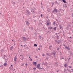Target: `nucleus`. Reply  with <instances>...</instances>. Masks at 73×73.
Masks as SVG:
<instances>
[{"instance_id":"1","label":"nucleus","mask_w":73,"mask_h":73,"mask_svg":"<svg viewBox=\"0 0 73 73\" xmlns=\"http://www.w3.org/2000/svg\"><path fill=\"white\" fill-rule=\"evenodd\" d=\"M52 13H54L55 12L56 13H57L58 12V11L57 9L56 8H54V10L52 11Z\"/></svg>"},{"instance_id":"2","label":"nucleus","mask_w":73,"mask_h":73,"mask_svg":"<svg viewBox=\"0 0 73 73\" xmlns=\"http://www.w3.org/2000/svg\"><path fill=\"white\" fill-rule=\"evenodd\" d=\"M40 64H38L37 65V68H38V69H39V70H40L41 69V67H40Z\"/></svg>"},{"instance_id":"3","label":"nucleus","mask_w":73,"mask_h":73,"mask_svg":"<svg viewBox=\"0 0 73 73\" xmlns=\"http://www.w3.org/2000/svg\"><path fill=\"white\" fill-rule=\"evenodd\" d=\"M25 22H26V25H28V26H29V22L28 21H25Z\"/></svg>"},{"instance_id":"4","label":"nucleus","mask_w":73,"mask_h":73,"mask_svg":"<svg viewBox=\"0 0 73 73\" xmlns=\"http://www.w3.org/2000/svg\"><path fill=\"white\" fill-rule=\"evenodd\" d=\"M26 11L28 13H27V15H31V12L29 11V10H27Z\"/></svg>"},{"instance_id":"5","label":"nucleus","mask_w":73,"mask_h":73,"mask_svg":"<svg viewBox=\"0 0 73 73\" xmlns=\"http://www.w3.org/2000/svg\"><path fill=\"white\" fill-rule=\"evenodd\" d=\"M52 55L54 56V57H55V56H56V52H52Z\"/></svg>"},{"instance_id":"6","label":"nucleus","mask_w":73,"mask_h":73,"mask_svg":"<svg viewBox=\"0 0 73 73\" xmlns=\"http://www.w3.org/2000/svg\"><path fill=\"white\" fill-rule=\"evenodd\" d=\"M14 58V61H15V62H16V60H17V58L16 56H15Z\"/></svg>"},{"instance_id":"7","label":"nucleus","mask_w":73,"mask_h":73,"mask_svg":"<svg viewBox=\"0 0 73 73\" xmlns=\"http://www.w3.org/2000/svg\"><path fill=\"white\" fill-rule=\"evenodd\" d=\"M22 38H23L24 41H26V38L25 36H23Z\"/></svg>"},{"instance_id":"8","label":"nucleus","mask_w":73,"mask_h":73,"mask_svg":"<svg viewBox=\"0 0 73 73\" xmlns=\"http://www.w3.org/2000/svg\"><path fill=\"white\" fill-rule=\"evenodd\" d=\"M65 49H67L68 50H70V48L69 47H67V46H65Z\"/></svg>"},{"instance_id":"9","label":"nucleus","mask_w":73,"mask_h":73,"mask_svg":"<svg viewBox=\"0 0 73 73\" xmlns=\"http://www.w3.org/2000/svg\"><path fill=\"white\" fill-rule=\"evenodd\" d=\"M47 23H49L50 24H51V23L50 22V20L49 19H48L47 21Z\"/></svg>"},{"instance_id":"10","label":"nucleus","mask_w":73,"mask_h":73,"mask_svg":"<svg viewBox=\"0 0 73 73\" xmlns=\"http://www.w3.org/2000/svg\"><path fill=\"white\" fill-rule=\"evenodd\" d=\"M59 25V26L60 29H61L62 28V26H61V24Z\"/></svg>"},{"instance_id":"11","label":"nucleus","mask_w":73,"mask_h":73,"mask_svg":"<svg viewBox=\"0 0 73 73\" xmlns=\"http://www.w3.org/2000/svg\"><path fill=\"white\" fill-rule=\"evenodd\" d=\"M33 64L34 65L36 66V65H37V62H33Z\"/></svg>"},{"instance_id":"12","label":"nucleus","mask_w":73,"mask_h":73,"mask_svg":"<svg viewBox=\"0 0 73 73\" xmlns=\"http://www.w3.org/2000/svg\"><path fill=\"white\" fill-rule=\"evenodd\" d=\"M7 62H5V63L3 65L4 66H7Z\"/></svg>"},{"instance_id":"13","label":"nucleus","mask_w":73,"mask_h":73,"mask_svg":"<svg viewBox=\"0 0 73 73\" xmlns=\"http://www.w3.org/2000/svg\"><path fill=\"white\" fill-rule=\"evenodd\" d=\"M51 24V23H46V25L47 26V27H48L49 26V25H50Z\"/></svg>"},{"instance_id":"14","label":"nucleus","mask_w":73,"mask_h":73,"mask_svg":"<svg viewBox=\"0 0 73 73\" xmlns=\"http://www.w3.org/2000/svg\"><path fill=\"white\" fill-rule=\"evenodd\" d=\"M65 68H66L67 66H68V64H65L64 65Z\"/></svg>"},{"instance_id":"15","label":"nucleus","mask_w":73,"mask_h":73,"mask_svg":"<svg viewBox=\"0 0 73 73\" xmlns=\"http://www.w3.org/2000/svg\"><path fill=\"white\" fill-rule=\"evenodd\" d=\"M48 29H53V27H49L48 28Z\"/></svg>"},{"instance_id":"16","label":"nucleus","mask_w":73,"mask_h":73,"mask_svg":"<svg viewBox=\"0 0 73 73\" xmlns=\"http://www.w3.org/2000/svg\"><path fill=\"white\" fill-rule=\"evenodd\" d=\"M51 47H52V46L51 45H50V46H49V49L50 50H51Z\"/></svg>"},{"instance_id":"17","label":"nucleus","mask_w":73,"mask_h":73,"mask_svg":"<svg viewBox=\"0 0 73 73\" xmlns=\"http://www.w3.org/2000/svg\"><path fill=\"white\" fill-rule=\"evenodd\" d=\"M62 1H63V2L64 3H66V1L65 0H62Z\"/></svg>"},{"instance_id":"18","label":"nucleus","mask_w":73,"mask_h":73,"mask_svg":"<svg viewBox=\"0 0 73 73\" xmlns=\"http://www.w3.org/2000/svg\"><path fill=\"white\" fill-rule=\"evenodd\" d=\"M56 29H57V27H55L54 28H53L54 30L55 31H56Z\"/></svg>"},{"instance_id":"19","label":"nucleus","mask_w":73,"mask_h":73,"mask_svg":"<svg viewBox=\"0 0 73 73\" xmlns=\"http://www.w3.org/2000/svg\"><path fill=\"white\" fill-rule=\"evenodd\" d=\"M66 70L65 68H64V73H66V72H66Z\"/></svg>"},{"instance_id":"20","label":"nucleus","mask_w":73,"mask_h":73,"mask_svg":"<svg viewBox=\"0 0 73 73\" xmlns=\"http://www.w3.org/2000/svg\"><path fill=\"white\" fill-rule=\"evenodd\" d=\"M55 3H56V4H57V5H58V4H59V3H57V1L55 2Z\"/></svg>"},{"instance_id":"21","label":"nucleus","mask_w":73,"mask_h":73,"mask_svg":"<svg viewBox=\"0 0 73 73\" xmlns=\"http://www.w3.org/2000/svg\"><path fill=\"white\" fill-rule=\"evenodd\" d=\"M59 36L58 35H57V38L58 40V39H59Z\"/></svg>"},{"instance_id":"22","label":"nucleus","mask_w":73,"mask_h":73,"mask_svg":"<svg viewBox=\"0 0 73 73\" xmlns=\"http://www.w3.org/2000/svg\"><path fill=\"white\" fill-rule=\"evenodd\" d=\"M34 46H37V45L36 44H34Z\"/></svg>"},{"instance_id":"23","label":"nucleus","mask_w":73,"mask_h":73,"mask_svg":"<svg viewBox=\"0 0 73 73\" xmlns=\"http://www.w3.org/2000/svg\"><path fill=\"white\" fill-rule=\"evenodd\" d=\"M55 65H56V66H58V64H57V62L55 63Z\"/></svg>"},{"instance_id":"24","label":"nucleus","mask_w":73,"mask_h":73,"mask_svg":"<svg viewBox=\"0 0 73 73\" xmlns=\"http://www.w3.org/2000/svg\"><path fill=\"white\" fill-rule=\"evenodd\" d=\"M46 56H49V53H46Z\"/></svg>"},{"instance_id":"25","label":"nucleus","mask_w":73,"mask_h":73,"mask_svg":"<svg viewBox=\"0 0 73 73\" xmlns=\"http://www.w3.org/2000/svg\"><path fill=\"white\" fill-rule=\"evenodd\" d=\"M59 49H60V48H58L57 49V50L58 51V50H59Z\"/></svg>"},{"instance_id":"26","label":"nucleus","mask_w":73,"mask_h":73,"mask_svg":"<svg viewBox=\"0 0 73 73\" xmlns=\"http://www.w3.org/2000/svg\"><path fill=\"white\" fill-rule=\"evenodd\" d=\"M68 67L69 68H72V66H68Z\"/></svg>"},{"instance_id":"27","label":"nucleus","mask_w":73,"mask_h":73,"mask_svg":"<svg viewBox=\"0 0 73 73\" xmlns=\"http://www.w3.org/2000/svg\"><path fill=\"white\" fill-rule=\"evenodd\" d=\"M58 44H60V41H58L57 42Z\"/></svg>"},{"instance_id":"28","label":"nucleus","mask_w":73,"mask_h":73,"mask_svg":"<svg viewBox=\"0 0 73 73\" xmlns=\"http://www.w3.org/2000/svg\"><path fill=\"white\" fill-rule=\"evenodd\" d=\"M33 69L34 70H36V68L35 67L33 68Z\"/></svg>"},{"instance_id":"29","label":"nucleus","mask_w":73,"mask_h":73,"mask_svg":"<svg viewBox=\"0 0 73 73\" xmlns=\"http://www.w3.org/2000/svg\"><path fill=\"white\" fill-rule=\"evenodd\" d=\"M68 71H69L70 73H71V72H72V71L70 70H68Z\"/></svg>"},{"instance_id":"30","label":"nucleus","mask_w":73,"mask_h":73,"mask_svg":"<svg viewBox=\"0 0 73 73\" xmlns=\"http://www.w3.org/2000/svg\"><path fill=\"white\" fill-rule=\"evenodd\" d=\"M42 56H45V55H44V54H42Z\"/></svg>"},{"instance_id":"31","label":"nucleus","mask_w":73,"mask_h":73,"mask_svg":"<svg viewBox=\"0 0 73 73\" xmlns=\"http://www.w3.org/2000/svg\"><path fill=\"white\" fill-rule=\"evenodd\" d=\"M56 24V23H55V22H54V23H53L54 25V24Z\"/></svg>"},{"instance_id":"32","label":"nucleus","mask_w":73,"mask_h":73,"mask_svg":"<svg viewBox=\"0 0 73 73\" xmlns=\"http://www.w3.org/2000/svg\"><path fill=\"white\" fill-rule=\"evenodd\" d=\"M25 65L26 66H27V65H28V64H27V63H26Z\"/></svg>"},{"instance_id":"33","label":"nucleus","mask_w":73,"mask_h":73,"mask_svg":"<svg viewBox=\"0 0 73 73\" xmlns=\"http://www.w3.org/2000/svg\"><path fill=\"white\" fill-rule=\"evenodd\" d=\"M72 17H73V13H72Z\"/></svg>"},{"instance_id":"34","label":"nucleus","mask_w":73,"mask_h":73,"mask_svg":"<svg viewBox=\"0 0 73 73\" xmlns=\"http://www.w3.org/2000/svg\"><path fill=\"white\" fill-rule=\"evenodd\" d=\"M54 3H52V5H53L54 4Z\"/></svg>"},{"instance_id":"35","label":"nucleus","mask_w":73,"mask_h":73,"mask_svg":"<svg viewBox=\"0 0 73 73\" xmlns=\"http://www.w3.org/2000/svg\"><path fill=\"white\" fill-rule=\"evenodd\" d=\"M13 4H16V3H15V2H13Z\"/></svg>"},{"instance_id":"36","label":"nucleus","mask_w":73,"mask_h":73,"mask_svg":"<svg viewBox=\"0 0 73 73\" xmlns=\"http://www.w3.org/2000/svg\"><path fill=\"white\" fill-rule=\"evenodd\" d=\"M29 37H28L27 38H26V40H28V39H29Z\"/></svg>"},{"instance_id":"37","label":"nucleus","mask_w":73,"mask_h":73,"mask_svg":"<svg viewBox=\"0 0 73 73\" xmlns=\"http://www.w3.org/2000/svg\"><path fill=\"white\" fill-rule=\"evenodd\" d=\"M56 21H57V22H58V20L57 19H56Z\"/></svg>"},{"instance_id":"38","label":"nucleus","mask_w":73,"mask_h":73,"mask_svg":"<svg viewBox=\"0 0 73 73\" xmlns=\"http://www.w3.org/2000/svg\"><path fill=\"white\" fill-rule=\"evenodd\" d=\"M39 25H42V23H39Z\"/></svg>"},{"instance_id":"39","label":"nucleus","mask_w":73,"mask_h":73,"mask_svg":"<svg viewBox=\"0 0 73 73\" xmlns=\"http://www.w3.org/2000/svg\"><path fill=\"white\" fill-rule=\"evenodd\" d=\"M10 49H11V50H12V49H13V48H11V47Z\"/></svg>"},{"instance_id":"40","label":"nucleus","mask_w":73,"mask_h":73,"mask_svg":"<svg viewBox=\"0 0 73 73\" xmlns=\"http://www.w3.org/2000/svg\"><path fill=\"white\" fill-rule=\"evenodd\" d=\"M70 60V58H69L68 59V60L69 61V60Z\"/></svg>"},{"instance_id":"41","label":"nucleus","mask_w":73,"mask_h":73,"mask_svg":"<svg viewBox=\"0 0 73 73\" xmlns=\"http://www.w3.org/2000/svg\"><path fill=\"white\" fill-rule=\"evenodd\" d=\"M33 18H35L36 17V16H35L33 17Z\"/></svg>"},{"instance_id":"42","label":"nucleus","mask_w":73,"mask_h":73,"mask_svg":"<svg viewBox=\"0 0 73 73\" xmlns=\"http://www.w3.org/2000/svg\"><path fill=\"white\" fill-rule=\"evenodd\" d=\"M68 41H69V42H71V41L70 40H69Z\"/></svg>"},{"instance_id":"43","label":"nucleus","mask_w":73,"mask_h":73,"mask_svg":"<svg viewBox=\"0 0 73 73\" xmlns=\"http://www.w3.org/2000/svg\"><path fill=\"white\" fill-rule=\"evenodd\" d=\"M40 16H41V17H42V15L41 14V15H40Z\"/></svg>"},{"instance_id":"44","label":"nucleus","mask_w":73,"mask_h":73,"mask_svg":"<svg viewBox=\"0 0 73 73\" xmlns=\"http://www.w3.org/2000/svg\"><path fill=\"white\" fill-rule=\"evenodd\" d=\"M24 31H26V30L25 29H24Z\"/></svg>"},{"instance_id":"45","label":"nucleus","mask_w":73,"mask_h":73,"mask_svg":"<svg viewBox=\"0 0 73 73\" xmlns=\"http://www.w3.org/2000/svg\"><path fill=\"white\" fill-rule=\"evenodd\" d=\"M30 60H31V61H32V59H31V58H30Z\"/></svg>"},{"instance_id":"46","label":"nucleus","mask_w":73,"mask_h":73,"mask_svg":"<svg viewBox=\"0 0 73 73\" xmlns=\"http://www.w3.org/2000/svg\"><path fill=\"white\" fill-rule=\"evenodd\" d=\"M38 50H40V48H38Z\"/></svg>"},{"instance_id":"47","label":"nucleus","mask_w":73,"mask_h":73,"mask_svg":"<svg viewBox=\"0 0 73 73\" xmlns=\"http://www.w3.org/2000/svg\"><path fill=\"white\" fill-rule=\"evenodd\" d=\"M11 48H13V46H11Z\"/></svg>"},{"instance_id":"48","label":"nucleus","mask_w":73,"mask_h":73,"mask_svg":"<svg viewBox=\"0 0 73 73\" xmlns=\"http://www.w3.org/2000/svg\"><path fill=\"white\" fill-rule=\"evenodd\" d=\"M36 20H35L34 21V22H36Z\"/></svg>"},{"instance_id":"49","label":"nucleus","mask_w":73,"mask_h":73,"mask_svg":"<svg viewBox=\"0 0 73 73\" xmlns=\"http://www.w3.org/2000/svg\"><path fill=\"white\" fill-rule=\"evenodd\" d=\"M40 47H42V46L40 45L39 46Z\"/></svg>"},{"instance_id":"50","label":"nucleus","mask_w":73,"mask_h":73,"mask_svg":"<svg viewBox=\"0 0 73 73\" xmlns=\"http://www.w3.org/2000/svg\"><path fill=\"white\" fill-rule=\"evenodd\" d=\"M56 15H58V13L56 14Z\"/></svg>"},{"instance_id":"51","label":"nucleus","mask_w":73,"mask_h":73,"mask_svg":"<svg viewBox=\"0 0 73 73\" xmlns=\"http://www.w3.org/2000/svg\"><path fill=\"white\" fill-rule=\"evenodd\" d=\"M4 56L5 57H6V55H4Z\"/></svg>"},{"instance_id":"52","label":"nucleus","mask_w":73,"mask_h":73,"mask_svg":"<svg viewBox=\"0 0 73 73\" xmlns=\"http://www.w3.org/2000/svg\"><path fill=\"white\" fill-rule=\"evenodd\" d=\"M63 46H65V44H64V45H63Z\"/></svg>"},{"instance_id":"53","label":"nucleus","mask_w":73,"mask_h":73,"mask_svg":"<svg viewBox=\"0 0 73 73\" xmlns=\"http://www.w3.org/2000/svg\"><path fill=\"white\" fill-rule=\"evenodd\" d=\"M70 38H72V37H70Z\"/></svg>"},{"instance_id":"54","label":"nucleus","mask_w":73,"mask_h":73,"mask_svg":"<svg viewBox=\"0 0 73 73\" xmlns=\"http://www.w3.org/2000/svg\"><path fill=\"white\" fill-rule=\"evenodd\" d=\"M36 58H37V56H36Z\"/></svg>"},{"instance_id":"55","label":"nucleus","mask_w":73,"mask_h":73,"mask_svg":"<svg viewBox=\"0 0 73 73\" xmlns=\"http://www.w3.org/2000/svg\"><path fill=\"white\" fill-rule=\"evenodd\" d=\"M55 35H57V33H56L55 34Z\"/></svg>"},{"instance_id":"56","label":"nucleus","mask_w":73,"mask_h":73,"mask_svg":"<svg viewBox=\"0 0 73 73\" xmlns=\"http://www.w3.org/2000/svg\"><path fill=\"white\" fill-rule=\"evenodd\" d=\"M35 12L34 11H33V12Z\"/></svg>"},{"instance_id":"57","label":"nucleus","mask_w":73,"mask_h":73,"mask_svg":"<svg viewBox=\"0 0 73 73\" xmlns=\"http://www.w3.org/2000/svg\"><path fill=\"white\" fill-rule=\"evenodd\" d=\"M41 5H42V3H41Z\"/></svg>"},{"instance_id":"58","label":"nucleus","mask_w":73,"mask_h":73,"mask_svg":"<svg viewBox=\"0 0 73 73\" xmlns=\"http://www.w3.org/2000/svg\"><path fill=\"white\" fill-rule=\"evenodd\" d=\"M41 69H43V68L42 67L41 68Z\"/></svg>"},{"instance_id":"59","label":"nucleus","mask_w":73,"mask_h":73,"mask_svg":"<svg viewBox=\"0 0 73 73\" xmlns=\"http://www.w3.org/2000/svg\"><path fill=\"white\" fill-rule=\"evenodd\" d=\"M55 41L56 42H57V40H55Z\"/></svg>"},{"instance_id":"60","label":"nucleus","mask_w":73,"mask_h":73,"mask_svg":"<svg viewBox=\"0 0 73 73\" xmlns=\"http://www.w3.org/2000/svg\"><path fill=\"white\" fill-rule=\"evenodd\" d=\"M62 10V9H60V11H61V10Z\"/></svg>"},{"instance_id":"61","label":"nucleus","mask_w":73,"mask_h":73,"mask_svg":"<svg viewBox=\"0 0 73 73\" xmlns=\"http://www.w3.org/2000/svg\"><path fill=\"white\" fill-rule=\"evenodd\" d=\"M27 46V45H26V44L24 46Z\"/></svg>"},{"instance_id":"62","label":"nucleus","mask_w":73,"mask_h":73,"mask_svg":"<svg viewBox=\"0 0 73 73\" xmlns=\"http://www.w3.org/2000/svg\"><path fill=\"white\" fill-rule=\"evenodd\" d=\"M60 1H62V0H59Z\"/></svg>"},{"instance_id":"63","label":"nucleus","mask_w":73,"mask_h":73,"mask_svg":"<svg viewBox=\"0 0 73 73\" xmlns=\"http://www.w3.org/2000/svg\"><path fill=\"white\" fill-rule=\"evenodd\" d=\"M61 59H64V58H61Z\"/></svg>"},{"instance_id":"64","label":"nucleus","mask_w":73,"mask_h":73,"mask_svg":"<svg viewBox=\"0 0 73 73\" xmlns=\"http://www.w3.org/2000/svg\"><path fill=\"white\" fill-rule=\"evenodd\" d=\"M21 56H23V55H22Z\"/></svg>"}]
</instances>
